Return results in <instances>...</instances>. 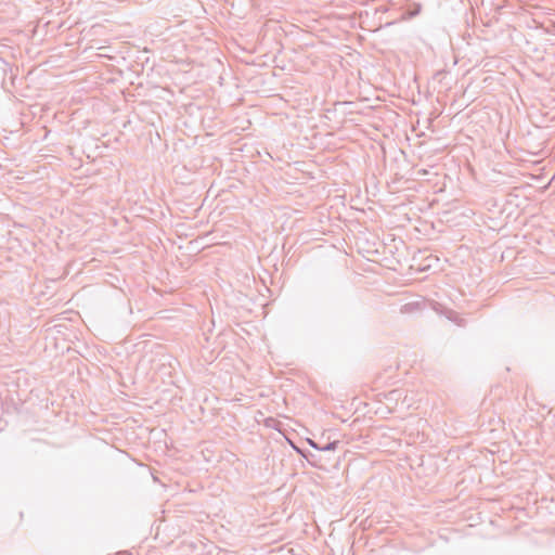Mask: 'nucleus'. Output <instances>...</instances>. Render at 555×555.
<instances>
[{
	"label": "nucleus",
	"instance_id": "nucleus-1",
	"mask_svg": "<svg viewBox=\"0 0 555 555\" xmlns=\"http://www.w3.org/2000/svg\"><path fill=\"white\" fill-rule=\"evenodd\" d=\"M421 308V304L417 302V301H413V302H408L405 305H403L400 309L401 313H412L414 311H417L420 310Z\"/></svg>",
	"mask_w": 555,
	"mask_h": 555
},
{
	"label": "nucleus",
	"instance_id": "nucleus-2",
	"mask_svg": "<svg viewBox=\"0 0 555 555\" xmlns=\"http://www.w3.org/2000/svg\"><path fill=\"white\" fill-rule=\"evenodd\" d=\"M309 444L317 449V450H322V451H334L337 446H338V441H332V442H328L327 444H325L324 447L320 448L314 441L310 440L309 441Z\"/></svg>",
	"mask_w": 555,
	"mask_h": 555
},
{
	"label": "nucleus",
	"instance_id": "nucleus-3",
	"mask_svg": "<svg viewBox=\"0 0 555 555\" xmlns=\"http://www.w3.org/2000/svg\"><path fill=\"white\" fill-rule=\"evenodd\" d=\"M117 555H131V553L127 552V551H124V552H119L117 553Z\"/></svg>",
	"mask_w": 555,
	"mask_h": 555
}]
</instances>
